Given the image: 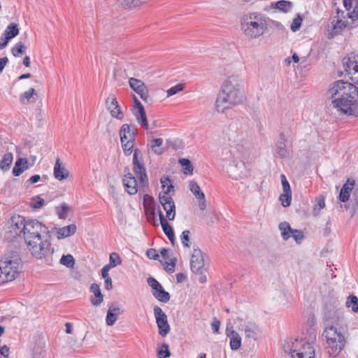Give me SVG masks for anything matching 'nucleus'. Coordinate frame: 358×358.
Here are the masks:
<instances>
[{
	"label": "nucleus",
	"mask_w": 358,
	"mask_h": 358,
	"mask_svg": "<svg viewBox=\"0 0 358 358\" xmlns=\"http://www.w3.org/2000/svg\"><path fill=\"white\" fill-rule=\"evenodd\" d=\"M24 239L33 257L42 259L50 252L51 237L48 227L36 219H27Z\"/></svg>",
	"instance_id": "nucleus-1"
},
{
	"label": "nucleus",
	"mask_w": 358,
	"mask_h": 358,
	"mask_svg": "<svg viewBox=\"0 0 358 358\" xmlns=\"http://www.w3.org/2000/svg\"><path fill=\"white\" fill-rule=\"evenodd\" d=\"M332 105L342 113L358 116V87L355 85L338 80L328 90Z\"/></svg>",
	"instance_id": "nucleus-2"
},
{
	"label": "nucleus",
	"mask_w": 358,
	"mask_h": 358,
	"mask_svg": "<svg viewBox=\"0 0 358 358\" xmlns=\"http://www.w3.org/2000/svg\"><path fill=\"white\" fill-rule=\"evenodd\" d=\"M244 100L243 80L238 75H231L222 83L215 101V108L217 112L224 113L228 108L241 104Z\"/></svg>",
	"instance_id": "nucleus-3"
},
{
	"label": "nucleus",
	"mask_w": 358,
	"mask_h": 358,
	"mask_svg": "<svg viewBox=\"0 0 358 358\" xmlns=\"http://www.w3.org/2000/svg\"><path fill=\"white\" fill-rule=\"evenodd\" d=\"M21 259L17 251L10 250L0 260V285L13 280L20 272Z\"/></svg>",
	"instance_id": "nucleus-4"
},
{
	"label": "nucleus",
	"mask_w": 358,
	"mask_h": 358,
	"mask_svg": "<svg viewBox=\"0 0 358 358\" xmlns=\"http://www.w3.org/2000/svg\"><path fill=\"white\" fill-rule=\"evenodd\" d=\"M241 29L248 37L258 38L262 36L267 29L266 17L263 14L257 12L246 15L242 18Z\"/></svg>",
	"instance_id": "nucleus-5"
},
{
	"label": "nucleus",
	"mask_w": 358,
	"mask_h": 358,
	"mask_svg": "<svg viewBox=\"0 0 358 358\" xmlns=\"http://www.w3.org/2000/svg\"><path fill=\"white\" fill-rule=\"evenodd\" d=\"M352 10H347L348 17L343 15V11L338 9L337 15L332 18L331 22V30L328 33L327 38L329 39L333 38L335 36L341 34L344 28L348 27L350 29L358 25V8L353 6Z\"/></svg>",
	"instance_id": "nucleus-6"
},
{
	"label": "nucleus",
	"mask_w": 358,
	"mask_h": 358,
	"mask_svg": "<svg viewBox=\"0 0 358 358\" xmlns=\"http://www.w3.org/2000/svg\"><path fill=\"white\" fill-rule=\"evenodd\" d=\"M230 152L234 159L225 166V170L228 176L234 180L248 177L250 176V171L247 169L243 161L236 160L238 158L244 157L246 150L243 145H238L236 147H234L232 150H230Z\"/></svg>",
	"instance_id": "nucleus-7"
},
{
	"label": "nucleus",
	"mask_w": 358,
	"mask_h": 358,
	"mask_svg": "<svg viewBox=\"0 0 358 358\" xmlns=\"http://www.w3.org/2000/svg\"><path fill=\"white\" fill-rule=\"evenodd\" d=\"M324 334L331 348L330 354L338 355L345 345V336L338 330V327H325Z\"/></svg>",
	"instance_id": "nucleus-8"
},
{
	"label": "nucleus",
	"mask_w": 358,
	"mask_h": 358,
	"mask_svg": "<svg viewBox=\"0 0 358 358\" xmlns=\"http://www.w3.org/2000/svg\"><path fill=\"white\" fill-rule=\"evenodd\" d=\"M27 219L22 215L13 216L8 222L4 237L7 240L13 241L17 237L24 236Z\"/></svg>",
	"instance_id": "nucleus-9"
},
{
	"label": "nucleus",
	"mask_w": 358,
	"mask_h": 358,
	"mask_svg": "<svg viewBox=\"0 0 358 358\" xmlns=\"http://www.w3.org/2000/svg\"><path fill=\"white\" fill-rule=\"evenodd\" d=\"M292 358H315V350L312 343L304 339L296 340L292 348L285 350Z\"/></svg>",
	"instance_id": "nucleus-10"
},
{
	"label": "nucleus",
	"mask_w": 358,
	"mask_h": 358,
	"mask_svg": "<svg viewBox=\"0 0 358 358\" xmlns=\"http://www.w3.org/2000/svg\"><path fill=\"white\" fill-rule=\"evenodd\" d=\"M338 306V303L336 301L325 305L323 313L325 327H338L341 324L343 317V312Z\"/></svg>",
	"instance_id": "nucleus-11"
},
{
	"label": "nucleus",
	"mask_w": 358,
	"mask_h": 358,
	"mask_svg": "<svg viewBox=\"0 0 358 358\" xmlns=\"http://www.w3.org/2000/svg\"><path fill=\"white\" fill-rule=\"evenodd\" d=\"M133 170L139 180V188H143L148 185V178L146 173L143 157L141 151L136 148L133 155Z\"/></svg>",
	"instance_id": "nucleus-12"
},
{
	"label": "nucleus",
	"mask_w": 358,
	"mask_h": 358,
	"mask_svg": "<svg viewBox=\"0 0 358 358\" xmlns=\"http://www.w3.org/2000/svg\"><path fill=\"white\" fill-rule=\"evenodd\" d=\"M153 311L156 320V323L159 329V334L162 337H165L171 330L167 315L162 310V309L157 306L154 307Z\"/></svg>",
	"instance_id": "nucleus-13"
},
{
	"label": "nucleus",
	"mask_w": 358,
	"mask_h": 358,
	"mask_svg": "<svg viewBox=\"0 0 358 358\" xmlns=\"http://www.w3.org/2000/svg\"><path fill=\"white\" fill-rule=\"evenodd\" d=\"M148 285L152 288V295L159 301L167 303L170 300V294L165 291L162 285L154 278L149 277L147 279Z\"/></svg>",
	"instance_id": "nucleus-14"
},
{
	"label": "nucleus",
	"mask_w": 358,
	"mask_h": 358,
	"mask_svg": "<svg viewBox=\"0 0 358 358\" xmlns=\"http://www.w3.org/2000/svg\"><path fill=\"white\" fill-rule=\"evenodd\" d=\"M129 84L130 87L140 96L144 102L148 103L151 101L148 89L141 80L130 78L129 79Z\"/></svg>",
	"instance_id": "nucleus-15"
},
{
	"label": "nucleus",
	"mask_w": 358,
	"mask_h": 358,
	"mask_svg": "<svg viewBox=\"0 0 358 358\" xmlns=\"http://www.w3.org/2000/svg\"><path fill=\"white\" fill-rule=\"evenodd\" d=\"M190 268L193 273L202 274L204 271L203 254L199 248H194L190 259Z\"/></svg>",
	"instance_id": "nucleus-16"
},
{
	"label": "nucleus",
	"mask_w": 358,
	"mask_h": 358,
	"mask_svg": "<svg viewBox=\"0 0 358 358\" xmlns=\"http://www.w3.org/2000/svg\"><path fill=\"white\" fill-rule=\"evenodd\" d=\"M159 199L161 205L166 213V219L170 221L174 220L176 216V206L171 196H159Z\"/></svg>",
	"instance_id": "nucleus-17"
},
{
	"label": "nucleus",
	"mask_w": 358,
	"mask_h": 358,
	"mask_svg": "<svg viewBox=\"0 0 358 358\" xmlns=\"http://www.w3.org/2000/svg\"><path fill=\"white\" fill-rule=\"evenodd\" d=\"M287 141L285 134L281 132L279 135V140L273 149V154L276 157L281 159L289 157V150L286 145Z\"/></svg>",
	"instance_id": "nucleus-18"
},
{
	"label": "nucleus",
	"mask_w": 358,
	"mask_h": 358,
	"mask_svg": "<svg viewBox=\"0 0 358 358\" xmlns=\"http://www.w3.org/2000/svg\"><path fill=\"white\" fill-rule=\"evenodd\" d=\"M137 128L135 124H124L120 129V141H134L137 136Z\"/></svg>",
	"instance_id": "nucleus-19"
},
{
	"label": "nucleus",
	"mask_w": 358,
	"mask_h": 358,
	"mask_svg": "<svg viewBox=\"0 0 358 358\" xmlns=\"http://www.w3.org/2000/svg\"><path fill=\"white\" fill-rule=\"evenodd\" d=\"M123 184L128 194L134 195L138 192V184L136 178L129 172V168L124 169Z\"/></svg>",
	"instance_id": "nucleus-20"
},
{
	"label": "nucleus",
	"mask_w": 358,
	"mask_h": 358,
	"mask_svg": "<svg viewBox=\"0 0 358 358\" xmlns=\"http://www.w3.org/2000/svg\"><path fill=\"white\" fill-rule=\"evenodd\" d=\"M106 105L111 115L118 120L123 117L120 107L114 94H110L106 101Z\"/></svg>",
	"instance_id": "nucleus-21"
},
{
	"label": "nucleus",
	"mask_w": 358,
	"mask_h": 358,
	"mask_svg": "<svg viewBox=\"0 0 358 358\" xmlns=\"http://www.w3.org/2000/svg\"><path fill=\"white\" fill-rule=\"evenodd\" d=\"M124 310L119 306L111 305L107 312L106 322L108 326L113 325L117 320L118 315L122 314Z\"/></svg>",
	"instance_id": "nucleus-22"
},
{
	"label": "nucleus",
	"mask_w": 358,
	"mask_h": 358,
	"mask_svg": "<svg viewBox=\"0 0 358 358\" xmlns=\"http://www.w3.org/2000/svg\"><path fill=\"white\" fill-rule=\"evenodd\" d=\"M90 291L94 294L90 297V302L94 306H99L103 301V296L101 294L100 286L96 283L90 285Z\"/></svg>",
	"instance_id": "nucleus-23"
},
{
	"label": "nucleus",
	"mask_w": 358,
	"mask_h": 358,
	"mask_svg": "<svg viewBox=\"0 0 358 358\" xmlns=\"http://www.w3.org/2000/svg\"><path fill=\"white\" fill-rule=\"evenodd\" d=\"M132 113L135 116L138 123L141 124L145 129H148V122L143 106L138 108H133Z\"/></svg>",
	"instance_id": "nucleus-24"
},
{
	"label": "nucleus",
	"mask_w": 358,
	"mask_h": 358,
	"mask_svg": "<svg viewBox=\"0 0 358 358\" xmlns=\"http://www.w3.org/2000/svg\"><path fill=\"white\" fill-rule=\"evenodd\" d=\"M69 174L64 167L61 166L59 159H57L54 166V176L56 179L62 180L68 178Z\"/></svg>",
	"instance_id": "nucleus-25"
},
{
	"label": "nucleus",
	"mask_w": 358,
	"mask_h": 358,
	"mask_svg": "<svg viewBox=\"0 0 358 358\" xmlns=\"http://www.w3.org/2000/svg\"><path fill=\"white\" fill-rule=\"evenodd\" d=\"M76 231V224H70L69 226H66L62 228H59L57 231L58 234L57 238H64L66 237H69L71 235H73Z\"/></svg>",
	"instance_id": "nucleus-26"
},
{
	"label": "nucleus",
	"mask_w": 358,
	"mask_h": 358,
	"mask_svg": "<svg viewBox=\"0 0 358 358\" xmlns=\"http://www.w3.org/2000/svg\"><path fill=\"white\" fill-rule=\"evenodd\" d=\"M292 2L286 0H280L275 3H271L269 8H275L280 11L287 13L292 8Z\"/></svg>",
	"instance_id": "nucleus-27"
},
{
	"label": "nucleus",
	"mask_w": 358,
	"mask_h": 358,
	"mask_svg": "<svg viewBox=\"0 0 358 358\" xmlns=\"http://www.w3.org/2000/svg\"><path fill=\"white\" fill-rule=\"evenodd\" d=\"M13 160V156L11 152H6L3 155L1 160L0 161V169L2 171L6 172L10 168Z\"/></svg>",
	"instance_id": "nucleus-28"
},
{
	"label": "nucleus",
	"mask_w": 358,
	"mask_h": 358,
	"mask_svg": "<svg viewBox=\"0 0 358 358\" xmlns=\"http://www.w3.org/2000/svg\"><path fill=\"white\" fill-rule=\"evenodd\" d=\"M34 95H36V90L34 88H30L28 91L21 94L20 101L22 104L35 102L36 99L34 97Z\"/></svg>",
	"instance_id": "nucleus-29"
},
{
	"label": "nucleus",
	"mask_w": 358,
	"mask_h": 358,
	"mask_svg": "<svg viewBox=\"0 0 358 358\" xmlns=\"http://www.w3.org/2000/svg\"><path fill=\"white\" fill-rule=\"evenodd\" d=\"M230 348L232 350H237L241 345V338L239 334L232 330L230 335Z\"/></svg>",
	"instance_id": "nucleus-30"
},
{
	"label": "nucleus",
	"mask_w": 358,
	"mask_h": 358,
	"mask_svg": "<svg viewBox=\"0 0 358 358\" xmlns=\"http://www.w3.org/2000/svg\"><path fill=\"white\" fill-rule=\"evenodd\" d=\"M19 31L18 25L16 23L12 22L8 25L3 34L10 39H12L19 34Z\"/></svg>",
	"instance_id": "nucleus-31"
},
{
	"label": "nucleus",
	"mask_w": 358,
	"mask_h": 358,
	"mask_svg": "<svg viewBox=\"0 0 358 358\" xmlns=\"http://www.w3.org/2000/svg\"><path fill=\"white\" fill-rule=\"evenodd\" d=\"M279 229L281 232V236L283 240L287 241L291 237V233L293 230L290 224L287 222L280 223Z\"/></svg>",
	"instance_id": "nucleus-32"
},
{
	"label": "nucleus",
	"mask_w": 358,
	"mask_h": 358,
	"mask_svg": "<svg viewBox=\"0 0 358 358\" xmlns=\"http://www.w3.org/2000/svg\"><path fill=\"white\" fill-rule=\"evenodd\" d=\"M70 209V206L66 203H62L60 206L56 207V212L59 218L66 219Z\"/></svg>",
	"instance_id": "nucleus-33"
},
{
	"label": "nucleus",
	"mask_w": 358,
	"mask_h": 358,
	"mask_svg": "<svg viewBox=\"0 0 358 358\" xmlns=\"http://www.w3.org/2000/svg\"><path fill=\"white\" fill-rule=\"evenodd\" d=\"M189 189L194 194L196 199H203L204 193L201 190L200 187L195 181L189 182Z\"/></svg>",
	"instance_id": "nucleus-34"
},
{
	"label": "nucleus",
	"mask_w": 358,
	"mask_h": 358,
	"mask_svg": "<svg viewBox=\"0 0 358 358\" xmlns=\"http://www.w3.org/2000/svg\"><path fill=\"white\" fill-rule=\"evenodd\" d=\"M122 264V259L117 252H112L110 255L109 263L107 264L111 268Z\"/></svg>",
	"instance_id": "nucleus-35"
},
{
	"label": "nucleus",
	"mask_w": 358,
	"mask_h": 358,
	"mask_svg": "<svg viewBox=\"0 0 358 358\" xmlns=\"http://www.w3.org/2000/svg\"><path fill=\"white\" fill-rule=\"evenodd\" d=\"M27 49V47L22 43H17L11 49V52L14 57H20Z\"/></svg>",
	"instance_id": "nucleus-36"
},
{
	"label": "nucleus",
	"mask_w": 358,
	"mask_h": 358,
	"mask_svg": "<svg viewBox=\"0 0 358 358\" xmlns=\"http://www.w3.org/2000/svg\"><path fill=\"white\" fill-rule=\"evenodd\" d=\"M159 217L163 231L165 234H166L169 231H171L173 229V228L171 226V224L168 222L167 219L164 217L161 210L159 211Z\"/></svg>",
	"instance_id": "nucleus-37"
},
{
	"label": "nucleus",
	"mask_w": 358,
	"mask_h": 358,
	"mask_svg": "<svg viewBox=\"0 0 358 358\" xmlns=\"http://www.w3.org/2000/svg\"><path fill=\"white\" fill-rule=\"evenodd\" d=\"M346 306L348 308L351 307L352 311L355 313L358 312V299H357V297L355 295H350L347 298Z\"/></svg>",
	"instance_id": "nucleus-38"
},
{
	"label": "nucleus",
	"mask_w": 358,
	"mask_h": 358,
	"mask_svg": "<svg viewBox=\"0 0 358 358\" xmlns=\"http://www.w3.org/2000/svg\"><path fill=\"white\" fill-rule=\"evenodd\" d=\"M60 264L68 267V268H72L74 266L75 264V259L73 257L70 255H64L59 261Z\"/></svg>",
	"instance_id": "nucleus-39"
},
{
	"label": "nucleus",
	"mask_w": 358,
	"mask_h": 358,
	"mask_svg": "<svg viewBox=\"0 0 358 358\" xmlns=\"http://www.w3.org/2000/svg\"><path fill=\"white\" fill-rule=\"evenodd\" d=\"M162 143L163 140L160 138L152 140L151 147L155 154L161 155L164 152V150L162 148H159L162 145Z\"/></svg>",
	"instance_id": "nucleus-40"
},
{
	"label": "nucleus",
	"mask_w": 358,
	"mask_h": 358,
	"mask_svg": "<svg viewBox=\"0 0 358 358\" xmlns=\"http://www.w3.org/2000/svg\"><path fill=\"white\" fill-rule=\"evenodd\" d=\"M120 4L125 8H132L141 4V0H117Z\"/></svg>",
	"instance_id": "nucleus-41"
},
{
	"label": "nucleus",
	"mask_w": 358,
	"mask_h": 358,
	"mask_svg": "<svg viewBox=\"0 0 358 358\" xmlns=\"http://www.w3.org/2000/svg\"><path fill=\"white\" fill-rule=\"evenodd\" d=\"M355 62L356 61L350 57H345L343 59V66L347 76L349 75L350 71L352 70V67L354 66L351 64Z\"/></svg>",
	"instance_id": "nucleus-42"
},
{
	"label": "nucleus",
	"mask_w": 358,
	"mask_h": 358,
	"mask_svg": "<svg viewBox=\"0 0 358 358\" xmlns=\"http://www.w3.org/2000/svg\"><path fill=\"white\" fill-rule=\"evenodd\" d=\"M190 231L189 230H185L180 235L181 243L184 248L190 247Z\"/></svg>",
	"instance_id": "nucleus-43"
},
{
	"label": "nucleus",
	"mask_w": 358,
	"mask_h": 358,
	"mask_svg": "<svg viewBox=\"0 0 358 358\" xmlns=\"http://www.w3.org/2000/svg\"><path fill=\"white\" fill-rule=\"evenodd\" d=\"M134 141H126L124 142H121L122 147L125 155L129 156L131 154L134 149Z\"/></svg>",
	"instance_id": "nucleus-44"
},
{
	"label": "nucleus",
	"mask_w": 358,
	"mask_h": 358,
	"mask_svg": "<svg viewBox=\"0 0 358 358\" xmlns=\"http://www.w3.org/2000/svg\"><path fill=\"white\" fill-rule=\"evenodd\" d=\"M284 207L289 206L292 201V192H284L279 198Z\"/></svg>",
	"instance_id": "nucleus-45"
},
{
	"label": "nucleus",
	"mask_w": 358,
	"mask_h": 358,
	"mask_svg": "<svg viewBox=\"0 0 358 358\" xmlns=\"http://www.w3.org/2000/svg\"><path fill=\"white\" fill-rule=\"evenodd\" d=\"M303 18L300 14H297L296 17L293 20L290 29L292 31L295 32L298 31L302 24Z\"/></svg>",
	"instance_id": "nucleus-46"
},
{
	"label": "nucleus",
	"mask_w": 358,
	"mask_h": 358,
	"mask_svg": "<svg viewBox=\"0 0 358 358\" xmlns=\"http://www.w3.org/2000/svg\"><path fill=\"white\" fill-rule=\"evenodd\" d=\"M180 163L185 169V174H192L193 173V166L191 164V162L188 159L182 158L180 159Z\"/></svg>",
	"instance_id": "nucleus-47"
},
{
	"label": "nucleus",
	"mask_w": 358,
	"mask_h": 358,
	"mask_svg": "<svg viewBox=\"0 0 358 358\" xmlns=\"http://www.w3.org/2000/svg\"><path fill=\"white\" fill-rule=\"evenodd\" d=\"M32 202L31 203V207L34 209L41 208L45 203V201L40 196H36L32 198Z\"/></svg>",
	"instance_id": "nucleus-48"
},
{
	"label": "nucleus",
	"mask_w": 358,
	"mask_h": 358,
	"mask_svg": "<svg viewBox=\"0 0 358 358\" xmlns=\"http://www.w3.org/2000/svg\"><path fill=\"white\" fill-rule=\"evenodd\" d=\"M22 158H18L15 163V166L13 169V174L14 176H19L23 173V169L22 166Z\"/></svg>",
	"instance_id": "nucleus-49"
},
{
	"label": "nucleus",
	"mask_w": 358,
	"mask_h": 358,
	"mask_svg": "<svg viewBox=\"0 0 358 358\" xmlns=\"http://www.w3.org/2000/svg\"><path fill=\"white\" fill-rule=\"evenodd\" d=\"M171 355L167 344H163L162 348L158 351L157 356L159 358H167Z\"/></svg>",
	"instance_id": "nucleus-50"
},
{
	"label": "nucleus",
	"mask_w": 358,
	"mask_h": 358,
	"mask_svg": "<svg viewBox=\"0 0 358 358\" xmlns=\"http://www.w3.org/2000/svg\"><path fill=\"white\" fill-rule=\"evenodd\" d=\"M290 235L291 237H292L298 243H300L301 241L304 238L303 233L301 230L293 229Z\"/></svg>",
	"instance_id": "nucleus-51"
},
{
	"label": "nucleus",
	"mask_w": 358,
	"mask_h": 358,
	"mask_svg": "<svg viewBox=\"0 0 358 358\" xmlns=\"http://www.w3.org/2000/svg\"><path fill=\"white\" fill-rule=\"evenodd\" d=\"M351 65H354L352 67L351 71H350L348 76L354 83H356L357 75H358V62L356 61L355 63H352Z\"/></svg>",
	"instance_id": "nucleus-52"
},
{
	"label": "nucleus",
	"mask_w": 358,
	"mask_h": 358,
	"mask_svg": "<svg viewBox=\"0 0 358 358\" xmlns=\"http://www.w3.org/2000/svg\"><path fill=\"white\" fill-rule=\"evenodd\" d=\"M184 87L182 84H178L173 87H171L167 90V96H171L178 92L182 91Z\"/></svg>",
	"instance_id": "nucleus-53"
},
{
	"label": "nucleus",
	"mask_w": 358,
	"mask_h": 358,
	"mask_svg": "<svg viewBox=\"0 0 358 358\" xmlns=\"http://www.w3.org/2000/svg\"><path fill=\"white\" fill-rule=\"evenodd\" d=\"M346 10L352 9L353 6L358 8V0H342Z\"/></svg>",
	"instance_id": "nucleus-54"
},
{
	"label": "nucleus",
	"mask_w": 358,
	"mask_h": 358,
	"mask_svg": "<svg viewBox=\"0 0 358 358\" xmlns=\"http://www.w3.org/2000/svg\"><path fill=\"white\" fill-rule=\"evenodd\" d=\"M350 196V193L345 191V188H341L338 199L341 202H346L348 201Z\"/></svg>",
	"instance_id": "nucleus-55"
},
{
	"label": "nucleus",
	"mask_w": 358,
	"mask_h": 358,
	"mask_svg": "<svg viewBox=\"0 0 358 358\" xmlns=\"http://www.w3.org/2000/svg\"><path fill=\"white\" fill-rule=\"evenodd\" d=\"M146 256L150 259H157L159 257L157 251L154 248H150L146 251Z\"/></svg>",
	"instance_id": "nucleus-56"
},
{
	"label": "nucleus",
	"mask_w": 358,
	"mask_h": 358,
	"mask_svg": "<svg viewBox=\"0 0 358 358\" xmlns=\"http://www.w3.org/2000/svg\"><path fill=\"white\" fill-rule=\"evenodd\" d=\"M171 192H174V186L170 182L169 185L165 188V189H163V192L159 193V196H171L169 194Z\"/></svg>",
	"instance_id": "nucleus-57"
},
{
	"label": "nucleus",
	"mask_w": 358,
	"mask_h": 358,
	"mask_svg": "<svg viewBox=\"0 0 358 358\" xmlns=\"http://www.w3.org/2000/svg\"><path fill=\"white\" fill-rule=\"evenodd\" d=\"M245 334L246 337L250 338H253L255 340L256 339V337H257L256 332L248 326L245 328Z\"/></svg>",
	"instance_id": "nucleus-58"
},
{
	"label": "nucleus",
	"mask_w": 358,
	"mask_h": 358,
	"mask_svg": "<svg viewBox=\"0 0 358 358\" xmlns=\"http://www.w3.org/2000/svg\"><path fill=\"white\" fill-rule=\"evenodd\" d=\"M220 326V322L216 317L213 318V320L211 323L212 330L214 333L218 334Z\"/></svg>",
	"instance_id": "nucleus-59"
},
{
	"label": "nucleus",
	"mask_w": 358,
	"mask_h": 358,
	"mask_svg": "<svg viewBox=\"0 0 358 358\" xmlns=\"http://www.w3.org/2000/svg\"><path fill=\"white\" fill-rule=\"evenodd\" d=\"M355 182L354 180L348 179V180L343 185L342 188H345V191H348V192L350 193L352 192V189L354 185H355Z\"/></svg>",
	"instance_id": "nucleus-60"
},
{
	"label": "nucleus",
	"mask_w": 358,
	"mask_h": 358,
	"mask_svg": "<svg viewBox=\"0 0 358 358\" xmlns=\"http://www.w3.org/2000/svg\"><path fill=\"white\" fill-rule=\"evenodd\" d=\"M10 39L9 38H8L7 36H6L3 34L1 35V36L0 37V50H3V48H5L8 43V41H10Z\"/></svg>",
	"instance_id": "nucleus-61"
},
{
	"label": "nucleus",
	"mask_w": 358,
	"mask_h": 358,
	"mask_svg": "<svg viewBox=\"0 0 358 358\" xmlns=\"http://www.w3.org/2000/svg\"><path fill=\"white\" fill-rule=\"evenodd\" d=\"M176 258H173L171 259L169 263H166V268L169 273H173L175 271L176 264Z\"/></svg>",
	"instance_id": "nucleus-62"
},
{
	"label": "nucleus",
	"mask_w": 358,
	"mask_h": 358,
	"mask_svg": "<svg viewBox=\"0 0 358 358\" xmlns=\"http://www.w3.org/2000/svg\"><path fill=\"white\" fill-rule=\"evenodd\" d=\"M110 269H111V268L110 266H108L107 264L105 265L102 268V269H101V275H102V277L104 279L107 278H110V276L108 275V272H109Z\"/></svg>",
	"instance_id": "nucleus-63"
},
{
	"label": "nucleus",
	"mask_w": 358,
	"mask_h": 358,
	"mask_svg": "<svg viewBox=\"0 0 358 358\" xmlns=\"http://www.w3.org/2000/svg\"><path fill=\"white\" fill-rule=\"evenodd\" d=\"M104 286L107 290H110L113 288V282L111 278H107L104 279Z\"/></svg>",
	"instance_id": "nucleus-64"
}]
</instances>
